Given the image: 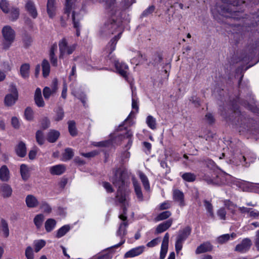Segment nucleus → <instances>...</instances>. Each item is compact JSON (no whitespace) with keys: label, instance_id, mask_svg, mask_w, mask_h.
<instances>
[{"label":"nucleus","instance_id":"nucleus-63","mask_svg":"<svg viewBox=\"0 0 259 259\" xmlns=\"http://www.w3.org/2000/svg\"><path fill=\"white\" fill-rule=\"evenodd\" d=\"M41 126L44 129L48 128L50 124V121L48 118L44 117L41 122Z\"/></svg>","mask_w":259,"mask_h":259},{"label":"nucleus","instance_id":"nucleus-8","mask_svg":"<svg viewBox=\"0 0 259 259\" xmlns=\"http://www.w3.org/2000/svg\"><path fill=\"white\" fill-rule=\"evenodd\" d=\"M77 0H66L64 9V14L67 15V18H70V14H72L73 11H75V14L78 13L79 10L75 4Z\"/></svg>","mask_w":259,"mask_h":259},{"label":"nucleus","instance_id":"nucleus-59","mask_svg":"<svg viewBox=\"0 0 259 259\" xmlns=\"http://www.w3.org/2000/svg\"><path fill=\"white\" fill-rule=\"evenodd\" d=\"M132 133L130 131H128L125 135L124 138L126 137L127 139V145H126L127 149L130 148L132 144Z\"/></svg>","mask_w":259,"mask_h":259},{"label":"nucleus","instance_id":"nucleus-36","mask_svg":"<svg viewBox=\"0 0 259 259\" xmlns=\"http://www.w3.org/2000/svg\"><path fill=\"white\" fill-rule=\"evenodd\" d=\"M55 114L53 119L56 121H59L63 119L64 116V112L62 108L59 107L55 111Z\"/></svg>","mask_w":259,"mask_h":259},{"label":"nucleus","instance_id":"nucleus-49","mask_svg":"<svg viewBox=\"0 0 259 259\" xmlns=\"http://www.w3.org/2000/svg\"><path fill=\"white\" fill-rule=\"evenodd\" d=\"M19 11L18 9L13 8L10 12V18L12 21L16 20L19 17Z\"/></svg>","mask_w":259,"mask_h":259},{"label":"nucleus","instance_id":"nucleus-33","mask_svg":"<svg viewBox=\"0 0 259 259\" xmlns=\"http://www.w3.org/2000/svg\"><path fill=\"white\" fill-rule=\"evenodd\" d=\"M46 241L42 239L34 240L33 241V244L35 251L36 252H38L46 245Z\"/></svg>","mask_w":259,"mask_h":259},{"label":"nucleus","instance_id":"nucleus-46","mask_svg":"<svg viewBox=\"0 0 259 259\" xmlns=\"http://www.w3.org/2000/svg\"><path fill=\"white\" fill-rule=\"evenodd\" d=\"M73 156V152L72 150L70 148L66 149L63 156L64 160H68L72 158Z\"/></svg>","mask_w":259,"mask_h":259},{"label":"nucleus","instance_id":"nucleus-19","mask_svg":"<svg viewBox=\"0 0 259 259\" xmlns=\"http://www.w3.org/2000/svg\"><path fill=\"white\" fill-rule=\"evenodd\" d=\"M66 167L64 165L58 164L49 168L50 173L53 175H60L64 172Z\"/></svg>","mask_w":259,"mask_h":259},{"label":"nucleus","instance_id":"nucleus-51","mask_svg":"<svg viewBox=\"0 0 259 259\" xmlns=\"http://www.w3.org/2000/svg\"><path fill=\"white\" fill-rule=\"evenodd\" d=\"M205 119L208 124L212 125L214 123L215 119L211 113H207L205 115Z\"/></svg>","mask_w":259,"mask_h":259},{"label":"nucleus","instance_id":"nucleus-48","mask_svg":"<svg viewBox=\"0 0 259 259\" xmlns=\"http://www.w3.org/2000/svg\"><path fill=\"white\" fill-rule=\"evenodd\" d=\"M36 140L39 145H42L45 142L44 134L41 131H38L36 133Z\"/></svg>","mask_w":259,"mask_h":259},{"label":"nucleus","instance_id":"nucleus-18","mask_svg":"<svg viewBox=\"0 0 259 259\" xmlns=\"http://www.w3.org/2000/svg\"><path fill=\"white\" fill-rule=\"evenodd\" d=\"M71 15V19L72 21L74 27L76 28V35L78 36L80 35L79 20L80 16L78 13L75 14V11H73Z\"/></svg>","mask_w":259,"mask_h":259},{"label":"nucleus","instance_id":"nucleus-22","mask_svg":"<svg viewBox=\"0 0 259 259\" xmlns=\"http://www.w3.org/2000/svg\"><path fill=\"white\" fill-rule=\"evenodd\" d=\"M34 100L35 104L38 107H42L45 106V102L41 96V91L39 88H37L34 95Z\"/></svg>","mask_w":259,"mask_h":259},{"label":"nucleus","instance_id":"nucleus-12","mask_svg":"<svg viewBox=\"0 0 259 259\" xmlns=\"http://www.w3.org/2000/svg\"><path fill=\"white\" fill-rule=\"evenodd\" d=\"M57 80L54 79L53 81V85L52 88L49 87H45L43 89V95L46 100H48L51 96L56 93L57 91Z\"/></svg>","mask_w":259,"mask_h":259},{"label":"nucleus","instance_id":"nucleus-57","mask_svg":"<svg viewBox=\"0 0 259 259\" xmlns=\"http://www.w3.org/2000/svg\"><path fill=\"white\" fill-rule=\"evenodd\" d=\"M135 2V0H122L121 2V5L124 9H127L133 4Z\"/></svg>","mask_w":259,"mask_h":259},{"label":"nucleus","instance_id":"nucleus-61","mask_svg":"<svg viewBox=\"0 0 259 259\" xmlns=\"http://www.w3.org/2000/svg\"><path fill=\"white\" fill-rule=\"evenodd\" d=\"M11 124L15 128H18L20 125L19 120L16 117H13L12 118Z\"/></svg>","mask_w":259,"mask_h":259},{"label":"nucleus","instance_id":"nucleus-17","mask_svg":"<svg viewBox=\"0 0 259 259\" xmlns=\"http://www.w3.org/2000/svg\"><path fill=\"white\" fill-rule=\"evenodd\" d=\"M144 248V246H141L133 248L125 253L124 257H133L139 255L143 252Z\"/></svg>","mask_w":259,"mask_h":259},{"label":"nucleus","instance_id":"nucleus-15","mask_svg":"<svg viewBox=\"0 0 259 259\" xmlns=\"http://www.w3.org/2000/svg\"><path fill=\"white\" fill-rule=\"evenodd\" d=\"M58 49L57 44H53L50 51V60L53 66L57 67L58 66V59L56 56L55 53Z\"/></svg>","mask_w":259,"mask_h":259},{"label":"nucleus","instance_id":"nucleus-5","mask_svg":"<svg viewBox=\"0 0 259 259\" xmlns=\"http://www.w3.org/2000/svg\"><path fill=\"white\" fill-rule=\"evenodd\" d=\"M2 33L4 38L3 47L8 49L14 40L15 32L11 26L6 25L3 28Z\"/></svg>","mask_w":259,"mask_h":259},{"label":"nucleus","instance_id":"nucleus-56","mask_svg":"<svg viewBox=\"0 0 259 259\" xmlns=\"http://www.w3.org/2000/svg\"><path fill=\"white\" fill-rule=\"evenodd\" d=\"M161 241L160 238H157L153 239L147 244V246L148 247H153L158 245Z\"/></svg>","mask_w":259,"mask_h":259},{"label":"nucleus","instance_id":"nucleus-44","mask_svg":"<svg viewBox=\"0 0 259 259\" xmlns=\"http://www.w3.org/2000/svg\"><path fill=\"white\" fill-rule=\"evenodd\" d=\"M204 204L206 209L207 210L208 213L209 215L213 218L214 217L213 211V206L212 204L207 200L204 201Z\"/></svg>","mask_w":259,"mask_h":259},{"label":"nucleus","instance_id":"nucleus-30","mask_svg":"<svg viewBox=\"0 0 259 259\" xmlns=\"http://www.w3.org/2000/svg\"><path fill=\"white\" fill-rule=\"evenodd\" d=\"M259 52V40H256L249 48V54L251 58L255 56L256 53Z\"/></svg>","mask_w":259,"mask_h":259},{"label":"nucleus","instance_id":"nucleus-35","mask_svg":"<svg viewBox=\"0 0 259 259\" xmlns=\"http://www.w3.org/2000/svg\"><path fill=\"white\" fill-rule=\"evenodd\" d=\"M44 215L42 214H37L34 218L33 222L37 229L40 228L44 221Z\"/></svg>","mask_w":259,"mask_h":259},{"label":"nucleus","instance_id":"nucleus-2","mask_svg":"<svg viewBox=\"0 0 259 259\" xmlns=\"http://www.w3.org/2000/svg\"><path fill=\"white\" fill-rule=\"evenodd\" d=\"M124 172L120 169H118L113 172V175L110 178V181L113 185L118 188L116 198L117 201L121 204L123 207V213L119 216V219L123 222L120 224L116 233L117 235L120 237H123L126 234V228L128 226L126 211L128 206V195L124 191H122L124 184Z\"/></svg>","mask_w":259,"mask_h":259},{"label":"nucleus","instance_id":"nucleus-25","mask_svg":"<svg viewBox=\"0 0 259 259\" xmlns=\"http://www.w3.org/2000/svg\"><path fill=\"white\" fill-rule=\"evenodd\" d=\"M0 191L4 197H9L12 193L11 187L7 184H3L0 186Z\"/></svg>","mask_w":259,"mask_h":259},{"label":"nucleus","instance_id":"nucleus-11","mask_svg":"<svg viewBox=\"0 0 259 259\" xmlns=\"http://www.w3.org/2000/svg\"><path fill=\"white\" fill-rule=\"evenodd\" d=\"M222 10L224 13L227 14V15H226L227 17H229L236 20H240L242 18L241 15L242 13L239 11L233 10L231 6L224 7Z\"/></svg>","mask_w":259,"mask_h":259},{"label":"nucleus","instance_id":"nucleus-7","mask_svg":"<svg viewBox=\"0 0 259 259\" xmlns=\"http://www.w3.org/2000/svg\"><path fill=\"white\" fill-rule=\"evenodd\" d=\"M252 244L251 239L249 238H245L236 246L234 250L241 253H246L250 249Z\"/></svg>","mask_w":259,"mask_h":259},{"label":"nucleus","instance_id":"nucleus-32","mask_svg":"<svg viewBox=\"0 0 259 259\" xmlns=\"http://www.w3.org/2000/svg\"><path fill=\"white\" fill-rule=\"evenodd\" d=\"M56 222L53 219H49L47 220L45 223V226L46 230L48 232L52 231L55 227Z\"/></svg>","mask_w":259,"mask_h":259},{"label":"nucleus","instance_id":"nucleus-43","mask_svg":"<svg viewBox=\"0 0 259 259\" xmlns=\"http://www.w3.org/2000/svg\"><path fill=\"white\" fill-rule=\"evenodd\" d=\"M244 106H246L247 108L252 113L259 115V106L251 105L248 102H246V103H245Z\"/></svg>","mask_w":259,"mask_h":259},{"label":"nucleus","instance_id":"nucleus-29","mask_svg":"<svg viewBox=\"0 0 259 259\" xmlns=\"http://www.w3.org/2000/svg\"><path fill=\"white\" fill-rule=\"evenodd\" d=\"M60 133L58 131L51 130L48 134L47 140L51 143H54L58 139Z\"/></svg>","mask_w":259,"mask_h":259},{"label":"nucleus","instance_id":"nucleus-34","mask_svg":"<svg viewBox=\"0 0 259 259\" xmlns=\"http://www.w3.org/2000/svg\"><path fill=\"white\" fill-rule=\"evenodd\" d=\"M139 176L145 189L146 191L149 190L150 185L147 177L142 172H139Z\"/></svg>","mask_w":259,"mask_h":259},{"label":"nucleus","instance_id":"nucleus-50","mask_svg":"<svg viewBox=\"0 0 259 259\" xmlns=\"http://www.w3.org/2000/svg\"><path fill=\"white\" fill-rule=\"evenodd\" d=\"M25 254L27 259H34L33 251L31 246H29L26 247Z\"/></svg>","mask_w":259,"mask_h":259},{"label":"nucleus","instance_id":"nucleus-27","mask_svg":"<svg viewBox=\"0 0 259 259\" xmlns=\"http://www.w3.org/2000/svg\"><path fill=\"white\" fill-rule=\"evenodd\" d=\"M16 152L19 156L21 157H24L26 153L25 144L22 142H20L16 147Z\"/></svg>","mask_w":259,"mask_h":259},{"label":"nucleus","instance_id":"nucleus-40","mask_svg":"<svg viewBox=\"0 0 259 259\" xmlns=\"http://www.w3.org/2000/svg\"><path fill=\"white\" fill-rule=\"evenodd\" d=\"M230 239L229 234H225L219 236L217 238V242L220 244H223L228 242Z\"/></svg>","mask_w":259,"mask_h":259},{"label":"nucleus","instance_id":"nucleus-4","mask_svg":"<svg viewBox=\"0 0 259 259\" xmlns=\"http://www.w3.org/2000/svg\"><path fill=\"white\" fill-rule=\"evenodd\" d=\"M191 230V228L188 226L179 230L175 243V249L177 253H178L182 250L183 243L190 236Z\"/></svg>","mask_w":259,"mask_h":259},{"label":"nucleus","instance_id":"nucleus-64","mask_svg":"<svg viewBox=\"0 0 259 259\" xmlns=\"http://www.w3.org/2000/svg\"><path fill=\"white\" fill-rule=\"evenodd\" d=\"M99 152L95 150L88 153H81V154L83 156L87 158L93 157L98 154Z\"/></svg>","mask_w":259,"mask_h":259},{"label":"nucleus","instance_id":"nucleus-55","mask_svg":"<svg viewBox=\"0 0 259 259\" xmlns=\"http://www.w3.org/2000/svg\"><path fill=\"white\" fill-rule=\"evenodd\" d=\"M40 208L45 212L49 213L51 211L50 206L46 202H42L40 203Z\"/></svg>","mask_w":259,"mask_h":259},{"label":"nucleus","instance_id":"nucleus-21","mask_svg":"<svg viewBox=\"0 0 259 259\" xmlns=\"http://www.w3.org/2000/svg\"><path fill=\"white\" fill-rule=\"evenodd\" d=\"M27 206L29 208H34L37 206L38 201L37 199L32 195H28L25 199Z\"/></svg>","mask_w":259,"mask_h":259},{"label":"nucleus","instance_id":"nucleus-16","mask_svg":"<svg viewBox=\"0 0 259 259\" xmlns=\"http://www.w3.org/2000/svg\"><path fill=\"white\" fill-rule=\"evenodd\" d=\"M31 170L32 169L26 164H22L20 165V172L23 180L26 181L29 179Z\"/></svg>","mask_w":259,"mask_h":259},{"label":"nucleus","instance_id":"nucleus-58","mask_svg":"<svg viewBox=\"0 0 259 259\" xmlns=\"http://www.w3.org/2000/svg\"><path fill=\"white\" fill-rule=\"evenodd\" d=\"M190 101L196 107H199L200 106V99L197 96H192L190 99Z\"/></svg>","mask_w":259,"mask_h":259},{"label":"nucleus","instance_id":"nucleus-38","mask_svg":"<svg viewBox=\"0 0 259 259\" xmlns=\"http://www.w3.org/2000/svg\"><path fill=\"white\" fill-rule=\"evenodd\" d=\"M1 230L4 237L7 238L9 235V229L8 223L4 220L1 221Z\"/></svg>","mask_w":259,"mask_h":259},{"label":"nucleus","instance_id":"nucleus-54","mask_svg":"<svg viewBox=\"0 0 259 259\" xmlns=\"http://www.w3.org/2000/svg\"><path fill=\"white\" fill-rule=\"evenodd\" d=\"M174 220L172 218L169 219L168 220L163 221V232L166 231L172 225Z\"/></svg>","mask_w":259,"mask_h":259},{"label":"nucleus","instance_id":"nucleus-10","mask_svg":"<svg viewBox=\"0 0 259 259\" xmlns=\"http://www.w3.org/2000/svg\"><path fill=\"white\" fill-rule=\"evenodd\" d=\"M58 8L57 0H48L47 12L50 18H53L56 14Z\"/></svg>","mask_w":259,"mask_h":259},{"label":"nucleus","instance_id":"nucleus-28","mask_svg":"<svg viewBox=\"0 0 259 259\" xmlns=\"http://www.w3.org/2000/svg\"><path fill=\"white\" fill-rule=\"evenodd\" d=\"M134 187L135 189V192L136 195V197L139 201H142L143 200V194L141 191V187L139 184L134 181L133 182Z\"/></svg>","mask_w":259,"mask_h":259},{"label":"nucleus","instance_id":"nucleus-31","mask_svg":"<svg viewBox=\"0 0 259 259\" xmlns=\"http://www.w3.org/2000/svg\"><path fill=\"white\" fill-rule=\"evenodd\" d=\"M42 75L44 77L49 76L50 72V65L48 60L45 59L42 62Z\"/></svg>","mask_w":259,"mask_h":259},{"label":"nucleus","instance_id":"nucleus-37","mask_svg":"<svg viewBox=\"0 0 259 259\" xmlns=\"http://www.w3.org/2000/svg\"><path fill=\"white\" fill-rule=\"evenodd\" d=\"M181 177L184 181L188 182H193L196 178L195 175L191 172H185Z\"/></svg>","mask_w":259,"mask_h":259},{"label":"nucleus","instance_id":"nucleus-39","mask_svg":"<svg viewBox=\"0 0 259 259\" xmlns=\"http://www.w3.org/2000/svg\"><path fill=\"white\" fill-rule=\"evenodd\" d=\"M70 230V227L65 225L60 228L57 232L56 237L58 238H61L65 235Z\"/></svg>","mask_w":259,"mask_h":259},{"label":"nucleus","instance_id":"nucleus-14","mask_svg":"<svg viewBox=\"0 0 259 259\" xmlns=\"http://www.w3.org/2000/svg\"><path fill=\"white\" fill-rule=\"evenodd\" d=\"M174 200L179 203L180 206L185 205L184 195L182 191L175 189L173 191Z\"/></svg>","mask_w":259,"mask_h":259},{"label":"nucleus","instance_id":"nucleus-13","mask_svg":"<svg viewBox=\"0 0 259 259\" xmlns=\"http://www.w3.org/2000/svg\"><path fill=\"white\" fill-rule=\"evenodd\" d=\"M25 9L29 14L33 18L37 16V12L34 3L30 0L27 1L25 4Z\"/></svg>","mask_w":259,"mask_h":259},{"label":"nucleus","instance_id":"nucleus-60","mask_svg":"<svg viewBox=\"0 0 259 259\" xmlns=\"http://www.w3.org/2000/svg\"><path fill=\"white\" fill-rule=\"evenodd\" d=\"M217 214L221 220L226 219V211L224 208H221L217 211Z\"/></svg>","mask_w":259,"mask_h":259},{"label":"nucleus","instance_id":"nucleus-26","mask_svg":"<svg viewBox=\"0 0 259 259\" xmlns=\"http://www.w3.org/2000/svg\"><path fill=\"white\" fill-rule=\"evenodd\" d=\"M10 178V172L6 165L0 168V179L3 181H8Z\"/></svg>","mask_w":259,"mask_h":259},{"label":"nucleus","instance_id":"nucleus-20","mask_svg":"<svg viewBox=\"0 0 259 259\" xmlns=\"http://www.w3.org/2000/svg\"><path fill=\"white\" fill-rule=\"evenodd\" d=\"M240 162L245 167H248L251 163L253 162L256 158L254 156H251L249 154L245 155H240Z\"/></svg>","mask_w":259,"mask_h":259},{"label":"nucleus","instance_id":"nucleus-6","mask_svg":"<svg viewBox=\"0 0 259 259\" xmlns=\"http://www.w3.org/2000/svg\"><path fill=\"white\" fill-rule=\"evenodd\" d=\"M18 98V92L16 87L14 84H11L9 89V93L7 94L4 99V103L6 106L14 105Z\"/></svg>","mask_w":259,"mask_h":259},{"label":"nucleus","instance_id":"nucleus-42","mask_svg":"<svg viewBox=\"0 0 259 259\" xmlns=\"http://www.w3.org/2000/svg\"><path fill=\"white\" fill-rule=\"evenodd\" d=\"M0 8L5 13H8L10 11V5L7 0L0 1Z\"/></svg>","mask_w":259,"mask_h":259},{"label":"nucleus","instance_id":"nucleus-9","mask_svg":"<svg viewBox=\"0 0 259 259\" xmlns=\"http://www.w3.org/2000/svg\"><path fill=\"white\" fill-rule=\"evenodd\" d=\"M213 249V246L209 241H205L197 246L195 250V254H199L207 252H211Z\"/></svg>","mask_w":259,"mask_h":259},{"label":"nucleus","instance_id":"nucleus-24","mask_svg":"<svg viewBox=\"0 0 259 259\" xmlns=\"http://www.w3.org/2000/svg\"><path fill=\"white\" fill-rule=\"evenodd\" d=\"M136 53L137 56L134 57L131 60L132 63L138 65L140 64H143L147 61V57L145 54H142L139 52H137Z\"/></svg>","mask_w":259,"mask_h":259},{"label":"nucleus","instance_id":"nucleus-1","mask_svg":"<svg viewBox=\"0 0 259 259\" xmlns=\"http://www.w3.org/2000/svg\"><path fill=\"white\" fill-rule=\"evenodd\" d=\"M239 96L230 99L229 105L230 106L231 113L224 106H220L219 111L221 116L225 120L236 128L240 135H259V118L256 120L252 118L245 116L240 110L238 105Z\"/></svg>","mask_w":259,"mask_h":259},{"label":"nucleus","instance_id":"nucleus-3","mask_svg":"<svg viewBox=\"0 0 259 259\" xmlns=\"http://www.w3.org/2000/svg\"><path fill=\"white\" fill-rule=\"evenodd\" d=\"M59 49V59H64L72 54L76 49V45L69 44L66 38L61 39L58 44Z\"/></svg>","mask_w":259,"mask_h":259},{"label":"nucleus","instance_id":"nucleus-53","mask_svg":"<svg viewBox=\"0 0 259 259\" xmlns=\"http://www.w3.org/2000/svg\"><path fill=\"white\" fill-rule=\"evenodd\" d=\"M133 97H132V108L136 110V113L138 112L139 109V105L137 99L134 95V91L132 87Z\"/></svg>","mask_w":259,"mask_h":259},{"label":"nucleus","instance_id":"nucleus-45","mask_svg":"<svg viewBox=\"0 0 259 259\" xmlns=\"http://www.w3.org/2000/svg\"><path fill=\"white\" fill-rule=\"evenodd\" d=\"M225 205L227 208L231 211L233 213L235 212V209L237 205L230 200H227L225 201Z\"/></svg>","mask_w":259,"mask_h":259},{"label":"nucleus","instance_id":"nucleus-41","mask_svg":"<svg viewBox=\"0 0 259 259\" xmlns=\"http://www.w3.org/2000/svg\"><path fill=\"white\" fill-rule=\"evenodd\" d=\"M68 130L71 135L75 136L77 134V131L75 126V123L74 121H69Z\"/></svg>","mask_w":259,"mask_h":259},{"label":"nucleus","instance_id":"nucleus-23","mask_svg":"<svg viewBox=\"0 0 259 259\" xmlns=\"http://www.w3.org/2000/svg\"><path fill=\"white\" fill-rule=\"evenodd\" d=\"M30 65L28 63L23 64L20 68V74L24 79H27L29 77Z\"/></svg>","mask_w":259,"mask_h":259},{"label":"nucleus","instance_id":"nucleus-47","mask_svg":"<svg viewBox=\"0 0 259 259\" xmlns=\"http://www.w3.org/2000/svg\"><path fill=\"white\" fill-rule=\"evenodd\" d=\"M146 123L148 126L152 129L156 127V121L152 116L149 115L146 119Z\"/></svg>","mask_w":259,"mask_h":259},{"label":"nucleus","instance_id":"nucleus-62","mask_svg":"<svg viewBox=\"0 0 259 259\" xmlns=\"http://www.w3.org/2000/svg\"><path fill=\"white\" fill-rule=\"evenodd\" d=\"M249 217L254 219H257L259 217V211L251 208Z\"/></svg>","mask_w":259,"mask_h":259},{"label":"nucleus","instance_id":"nucleus-52","mask_svg":"<svg viewBox=\"0 0 259 259\" xmlns=\"http://www.w3.org/2000/svg\"><path fill=\"white\" fill-rule=\"evenodd\" d=\"M24 115L25 118L28 120H31L33 118V112L29 107H27L25 109Z\"/></svg>","mask_w":259,"mask_h":259}]
</instances>
